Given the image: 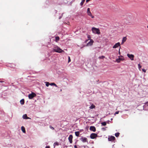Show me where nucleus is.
<instances>
[{"instance_id": "f257e3e1", "label": "nucleus", "mask_w": 148, "mask_h": 148, "mask_svg": "<svg viewBox=\"0 0 148 148\" xmlns=\"http://www.w3.org/2000/svg\"><path fill=\"white\" fill-rule=\"evenodd\" d=\"M53 52H56L59 53H61L63 51L62 50L56 45L54 46L53 48Z\"/></svg>"}, {"instance_id": "f03ea898", "label": "nucleus", "mask_w": 148, "mask_h": 148, "mask_svg": "<svg viewBox=\"0 0 148 148\" xmlns=\"http://www.w3.org/2000/svg\"><path fill=\"white\" fill-rule=\"evenodd\" d=\"M92 31L94 34H100V30L98 28L93 27L92 28Z\"/></svg>"}, {"instance_id": "7ed1b4c3", "label": "nucleus", "mask_w": 148, "mask_h": 148, "mask_svg": "<svg viewBox=\"0 0 148 148\" xmlns=\"http://www.w3.org/2000/svg\"><path fill=\"white\" fill-rule=\"evenodd\" d=\"M36 94L34 92H32L31 94H29L28 95V97L29 99H32L34 97L36 96Z\"/></svg>"}, {"instance_id": "20e7f679", "label": "nucleus", "mask_w": 148, "mask_h": 148, "mask_svg": "<svg viewBox=\"0 0 148 148\" xmlns=\"http://www.w3.org/2000/svg\"><path fill=\"white\" fill-rule=\"evenodd\" d=\"M87 12L88 15L91 16L92 18H94V16L92 15V13L90 11V9L89 8H88L87 9Z\"/></svg>"}, {"instance_id": "39448f33", "label": "nucleus", "mask_w": 148, "mask_h": 148, "mask_svg": "<svg viewBox=\"0 0 148 148\" xmlns=\"http://www.w3.org/2000/svg\"><path fill=\"white\" fill-rule=\"evenodd\" d=\"M97 134L95 133H92L90 135V138L91 139H94L97 137Z\"/></svg>"}, {"instance_id": "423d86ee", "label": "nucleus", "mask_w": 148, "mask_h": 148, "mask_svg": "<svg viewBox=\"0 0 148 148\" xmlns=\"http://www.w3.org/2000/svg\"><path fill=\"white\" fill-rule=\"evenodd\" d=\"M127 55L128 57L131 60H134V56L133 55L128 53L127 54Z\"/></svg>"}, {"instance_id": "0eeeda50", "label": "nucleus", "mask_w": 148, "mask_h": 148, "mask_svg": "<svg viewBox=\"0 0 148 148\" xmlns=\"http://www.w3.org/2000/svg\"><path fill=\"white\" fill-rule=\"evenodd\" d=\"M94 42V41L92 39H90V41L88 42L86 45L87 46H89L92 45Z\"/></svg>"}, {"instance_id": "6e6552de", "label": "nucleus", "mask_w": 148, "mask_h": 148, "mask_svg": "<svg viewBox=\"0 0 148 148\" xmlns=\"http://www.w3.org/2000/svg\"><path fill=\"white\" fill-rule=\"evenodd\" d=\"M80 140L83 143H85L87 142V139L86 137H82L80 138Z\"/></svg>"}, {"instance_id": "1a4fd4ad", "label": "nucleus", "mask_w": 148, "mask_h": 148, "mask_svg": "<svg viewBox=\"0 0 148 148\" xmlns=\"http://www.w3.org/2000/svg\"><path fill=\"white\" fill-rule=\"evenodd\" d=\"M73 138V136L72 135H70L68 139L70 143H72V139Z\"/></svg>"}, {"instance_id": "9d476101", "label": "nucleus", "mask_w": 148, "mask_h": 148, "mask_svg": "<svg viewBox=\"0 0 148 148\" xmlns=\"http://www.w3.org/2000/svg\"><path fill=\"white\" fill-rule=\"evenodd\" d=\"M115 137L113 136H109L108 138V140L110 141H113L115 139Z\"/></svg>"}, {"instance_id": "9b49d317", "label": "nucleus", "mask_w": 148, "mask_h": 148, "mask_svg": "<svg viewBox=\"0 0 148 148\" xmlns=\"http://www.w3.org/2000/svg\"><path fill=\"white\" fill-rule=\"evenodd\" d=\"M120 43L118 42L115 44V45L113 47H112L113 48H116L118 47L119 46H120Z\"/></svg>"}, {"instance_id": "f8f14e48", "label": "nucleus", "mask_w": 148, "mask_h": 148, "mask_svg": "<svg viewBox=\"0 0 148 148\" xmlns=\"http://www.w3.org/2000/svg\"><path fill=\"white\" fill-rule=\"evenodd\" d=\"M90 130L91 131L95 132L96 131V128L94 126H91L90 127Z\"/></svg>"}, {"instance_id": "ddd939ff", "label": "nucleus", "mask_w": 148, "mask_h": 148, "mask_svg": "<svg viewBox=\"0 0 148 148\" xmlns=\"http://www.w3.org/2000/svg\"><path fill=\"white\" fill-rule=\"evenodd\" d=\"M22 117H23V118L24 119H30V118L29 117L27 116V115L26 114H24L23 116Z\"/></svg>"}, {"instance_id": "4468645a", "label": "nucleus", "mask_w": 148, "mask_h": 148, "mask_svg": "<svg viewBox=\"0 0 148 148\" xmlns=\"http://www.w3.org/2000/svg\"><path fill=\"white\" fill-rule=\"evenodd\" d=\"M124 59L122 58H119L118 59H117L116 60V62L118 63H119L120 62V61L121 60H123Z\"/></svg>"}, {"instance_id": "2eb2a0df", "label": "nucleus", "mask_w": 148, "mask_h": 148, "mask_svg": "<svg viewBox=\"0 0 148 148\" xmlns=\"http://www.w3.org/2000/svg\"><path fill=\"white\" fill-rule=\"evenodd\" d=\"M127 40V38L126 37H123L122 40V42H121V44H123L124 42H125Z\"/></svg>"}, {"instance_id": "dca6fc26", "label": "nucleus", "mask_w": 148, "mask_h": 148, "mask_svg": "<svg viewBox=\"0 0 148 148\" xmlns=\"http://www.w3.org/2000/svg\"><path fill=\"white\" fill-rule=\"evenodd\" d=\"M21 130L24 133H25L26 132L25 127L23 126H22L21 127Z\"/></svg>"}, {"instance_id": "f3484780", "label": "nucleus", "mask_w": 148, "mask_h": 148, "mask_svg": "<svg viewBox=\"0 0 148 148\" xmlns=\"http://www.w3.org/2000/svg\"><path fill=\"white\" fill-rule=\"evenodd\" d=\"M95 108V106L93 104H92L91 106L89 107V108L90 109H93Z\"/></svg>"}, {"instance_id": "a211bd4d", "label": "nucleus", "mask_w": 148, "mask_h": 148, "mask_svg": "<svg viewBox=\"0 0 148 148\" xmlns=\"http://www.w3.org/2000/svg\"><path fill=\"white\" fill-rule=\"evenodd\" d=\"M75 135L77 136H79V132L78 131L75 132Z\"/></svg>"}, {"instance_id": "6ab92c4d", "label": "nucleus", "mask_w": 148, "mask_h": 148, "mask_svg": "<svg viewBox=\"0 0 148 148\" xmlns=\"http://www.w3.org/2000/svg\"><path fill=\"white\" fill-rule=\"evenodd\" d=\"M50 85L51 86H56V87H58L54 83H51V84H50Z\"/></svg>"}, {"instance_id": "aec40b11", "label": "nucleus", "mask_w": 148, "mask_h": 148, "mask_svg": "<svg viewBox=\"0 0 148 148\" xmlns=\"http://www.w3.org/2000/svg\"><path fill=\"white\" fill-rule=\"evenodd\" d=\"M82 0V1L80 3V5L81 6H82L83 5L84 3V2H85V0Z\"/></svg>"}, {"instance_id": "412c9836", "label": "nucleus", "mask_w": 148, "mask_h": 148, "mask_svg": "<svg viewBox=\"0 0 148 148\" xmlns=\"http://www.w3.org/2000/svg\"><path fill=\"white\" fill-rule=\"evenodd\" d=\"M21 104L23 105V104L24 103V100L23 99L21 100L20 101Z\"/></svg>"}, {"instance_id": "4be33fe9", "label": "nucleus", "mask_w": 148, "mask_h": 148, "mask_svg": "<svg viewBox=\"0 0 148 148\" xmlns=\"http://www.w3.org/2000/svg\"><path fill=\"white\" fill-rule=\"evenodd\" d=\"M101 124L103 126H105L106 125V123L105 122H102Z\"/></svg>"}, {"instance_id": "5701e85b", "label": "nucleus", "mask_w": 148, "mask_h": 148, "mask_svg": "<svg viewBox=\"0 0 148 148\" xmlns=\"http://www.w3.org/2000/svg\"><path fill=\"white\" fill-rule=\"evenodd\" d=\"M45 84L46 86L47 87H48L49 85H50V84L49 82H45Z\"/></svg>"}, {"instance_id": "b1692460", "label": "nucleus", "mask_w": 148, "mask_h": 148, "mask_svg": "<svg viewBox=\"0 0 148 148\" xmlns=\"http://www.w3.org/2000/svg\"><path fill=\"white\" fill-rule=\"evenodd\" d=\"M56 42H58L59 40V37L58 36L56 37Z\"/></svg>"}, {"instance_id": "393cba45", "label": "nucleus", "mask_w": 148, "mask_h": 148, "mask_svg": "<svg viewBox=\"0 0 148 148\" xmlns=\"http://www.w3.org/2000/svg\"><path fill=\"white\" fill-rule=\"evenodd\" d=\"M119 132H117L115 134V135L116 137H118L119 136Z\"/></svg>"}, {"instance_id": "a878e982", "label": "nucleus", "mask_w": 148, "mask_h": 148, "mask_svg": "<svg viewBox=\"0 0 148 148\" xmlns=\"http://www.w3.org/2000/svg\"><path fill=\"white\" fill-rule=\"evenodd\" d=\"M138 67L139 69L140 70V69L141 67V66L140 65V64H138Z\"/></svg>"}, {"instance_id": "bb28decb", "label": "nucleus", "mask_w": 148, "mask_h": 148, "mask_svg": "<svg viewBox=\"0 0 148 148\" xmlns=\"http://www.w3.org/2000/svg\"><path fill=\"white\" fill-rule=\"evenodd\" d=\"M104 58H105V56H103L99 57V59H103Z\"/></svg>"}, {"instance_id": "cd10ccee", "label": "nucleus", "mask_w": 148, "mask_h": 148, "mask_svg": "<svg viewBox=\"0 0 148 148\" xmlns=\"http://www.w3.org/2000/svg\"><path fill=\"white\" fill-rule=\"evenodd\" d=\"M107 128L106 127H105L102 128V130L103 131H105L106 130V128Z\"/></svg>"}, {"instance_id": "c85d7f7f", "label": "nucleus", "mask_w": 148, "mask_h": 148, "mask_svg": "<svg viewBox=\"0 0 148 148\" xmlns=\"http://www.w3.org/2000/svg\"><path fill=\"white\" fill-rule=\"evenodd\" d=\"M87 37L89 39H90V40L91 39L90 38H91V36L90 35H87Z\"/></svg>"}, {"instance_id": "c756f323", "label": "nucleus", "mask_w": 148, "mask_h": 148, "mask_svg": "<svg viewBox=\"0 0 148 148\" xmlns=\"http://www.w3.org/2000/svg\"><path fill=\"white\" fill-rule=\"evenodd\" d=\"M119 112V111H117V112H115V113L114 114V115L115 116V115H116V114H118Z\"/></svg>"}, {"instance_id": "7c9ffc66", "label": "nucleus", "mask_w": 148, "mask_h": 148, "mask_svg": "<svg viewBox=\"0 0 148 148\" xmlns=\"http://www.w3.org/2000/svg\"><path fill=\"white\" fill-rule=\"evenodd\" d=\"M71 61V59L70 58V57L69 56H68V62H69Z\"/></svg>"}, {"instance_id": "2f4dec72", "label": "nucleus", "mask_w": 148, "mask_h": 148, "mask_svg": "<svg viewBox=\"0 0 148 148\" xmlns=\"http://www.w3.org/2000/svg\"><path fill=\"white\" fill-rule=\"evenodd\" d=\"M142 70L145 73L146 72V70L145 69H142Z\"/></svg>"}, {"instance_id": "473e14b6", "label": "nucleus", "mask_w": 148, "mask_h": 148, "mask_svg": "<svg viewBox=\"0 0 148 148\" xmlns=\"http://www.w3.org/2000/svg\"><path fill=\"white\" fill-rule=\"evenodd\" d=\"M50 128H51V129L53 130H54V127H53L51 126H50Z\"/></svg>"}, {"instance_id": "72a5a7b5", "label": "nucleus", "mask_w": 148, "mask_h": 148, "mask_svg": "<svg viewBox=\"0 0 148 148\" xmlns=\"http://www.w3.org/2000/svg\"><path fill=\"white\" fill-rule=\"evenodd\" d=\"M54 145H58V143H54Z\"/></svg>"}, {"instance_id": "f704fd0d", "label": "nucleus", "mask_w": 148, "mask_h": 148, "mask_svg": "<svg viewBox=\"0 0 148 148\" xmlns=\"http://www.w3.org/2000/svg\"><path fill=\"white\" fill-rule=\"evenodd\" d=\"M45 148H50V147L49 146H46Z\"/></svg>"}, {"instance_id": "c9c22d12", "label": "nucleus", "mask_w": 148, "mask_h": 148, "mask_svg": "<svg viewBox=\"0 0 148 148\" xmlns=\"http://www.w3.org/2000/svg\"><path fill=\"white\" fill-rule=\"evenodd\" d=\"M74 148H77V146L76 145H75L74 146Z\"/></svg>"}, {"instance_id": "e433bc0d", "label": "nucleus", "mask_w": 148, "mask_h": 148, "mask_svg": "<svg viewBox=\"0 0 148 148\" xmlns=\"http://www.w3.org/2000/svg\"><path fill=\"white\" fill-rule=\"evenodd\" d=\"M148 103V102H147L145 103V104H147V105H148V104H147Z\"/></svg>"}, {"instance_id": "4c0bfd02", "label": "nucleus", "mask_w": 148, "mask_h": 148, "mask_svg": "<svg viewBox=\"0 0 148 148\" xmlns=\"http://www.w3.org/2000/svg\"><path fill=\"white\" fill-rule=\"evenodd\" d=\"M120 49H119V54H120Z\"/></svg>"}, {"instance_id": "58836bf2", "label": "nucleus", "mask_w": 148, "mask_h": 148, "mask_svg": "<svg viewBox=\"0 0 148 148\" xmlns=\"http://www.w3.org/2000/svg\"><path fill=\"white\" fill-rule=\"evenodd\" d=\"M89 1H90L89 0H86V2H88Z\"/></svg>"}, {"instance_id": "ea45409f", "label": "nucleus", "mask_w": 148, "mask_h": 148, "mask_svg": "<svg viewBox=\"0 0 148 148\" xmlns=\"http://www.w3.org/2000/svg\"><path fill=\"white\" fill-rule=\"evenodd\" d=\"M3 82H4L3 81H0V82L2 83Z\"/></svg>"}, {"instance_id": "a19ab883", "label": "nucleus", "mask_w": 148, "mask_h": 148, "mask_svg": "<svg viewBox=\"0 0 148 148\" xmlns=\"http://www.w3.org/2000/svg\"><path fill=\"white\" fill-rule=\"evenodd\" d=\"M88 40H89V39H88V40H86V42H87V41Z\"/></svg>"}, {"instance_id": "79ce46f5", "label": "nucleus", "mask_w": 148, "mask_h": 148, "mask_svg": "<svg viewBox=\"0 0 148 148\" xmlns=\"http://www.w3.org/2000/svg\"><path fill=\"white\" fill-rule=\"evenodd\" d=\"M111 120H112V118L111 119Z\"/></svg>"}, {"instance_id": "37998d69", "label": "nucleus", "mask_w": 148, "mask_h": 148, "mask_svg": "<svg viewBox=\"0 0 148 148\" xmlns=\"http://www.w3.org/2000/svg\"><path fill=\"white\" fill-rule=\"evenodd\" d=\"M147 28H148V25L147 26Z\"/></svg>"}, {"instance_id": "c03bdc74", "label": "nucleus", "mask_w": 148, "mask_h": 148, "mask_svg": "<svg viewBox=\"0 0 148 148\" xmlns=\"http://www.w3.org/2000/svg\"><path fill=\"white\" fill-rule=\"evenodd\" d=\"M61 18V17H60L59 18V19H60Z\"/></svg>"}]
</instances>
